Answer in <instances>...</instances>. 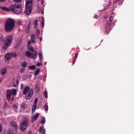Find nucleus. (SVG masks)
Wrapping results in <instances>:
<instances>
[{
	"label": "nucleus",
	"mask_w": 134,
	"mask_h": 134,
	"mask_svg": "<svg viewBox=\"0 0 134 134\" xmlns=\"http://www.w3.org/2000/svg\"><path fill=\"white\" fill-rule=\"evenodd\" d=\"M15 21L13 19H8L4 25L5 31V32H10L14 29L15 26Z\"/></svg>",
	"instance_id": "nucleus-1"
},
{
	"label": "nucleus",
	"mask_w": 134,
	"mask_h": 134,
	"mask_svg": "<svg viewBox=\"0 0 134 134\" xmlns=\"http://www.w3.org/2000/svg\"><path fill=\"white\" fill-rule=\"evenodd\" d=\"M21 4H16L10 5L9 6V8L11 10V11L18 14H20L22 13L23 12Z\"/></svg>",
	"instance_id": "nucleus-2"
},
{
	"label": "nucleus",
	"mask_w": 134,
	"mask_h": 134,
	"mask_svg": "<svg viewBox=\"0 0 134 134\" xmlns=\"http://www.w3.org/2000/svg\"><path fill=\"white\" fill-rule=\"evenodd\" d=\"M34 94V90L30 88L28 86H26L24 89L23 92V95L26 94L25 98L27 100L29 99Z\"/></svg>",
	"instance_id": "nucleus-3"
},
{
	"label": "nucleus",
	"mask_w": 134,
	"mask_h": 134,
	"mask_svg": "<svg viewBox=\"0 0 134 134\" xmlns=\"http://www.w3.org/2000/svg\"><path fill=\"white\" fill-rule=\"evenodd\" d=\"M28 49L32 52H34L35 53L31 52L29 51H26V52L25 54L26 56L30 58H32L33 59H35L37 58V55L38 54L36 51L34 50V48L31 46H29L28 47Z\"/></svg>",
	"instance_id": "nucleus-4"
},
{
	"label": "nucleus",
	"mask_w": 134,
	"mask_h": 134,
	"mask_svg": "<svg viewBox=\"0 0 134 134\" xmlns=\"http://www.w3.org/2000/svg\"><path fill=\"white\" fill-rule=\"evenodd\" d=\"M13 41V37L11 35H7L5 37L3 45V48L5 49L7 48L10 45L11 43Z\"/></svg>",
	"instance_id": "nucleus-5"
},
{
	"label": "nucleus",
	"mask_w": 134,
	"mask_h": 134,
	"mask_svg": "<svg viewBox=\"0 0 134 134\" xmlns=\"http://www.w3.org/2000/svg\"><path fill=\"white\" fill-rule=\"evenodd\" d=\"M17 93V91L16 89H13L11 90H7L6 93V97L7 100L9 101L10 100L11 96L12 95L15 96Z\"/></svg>",
	"instance_id": "nucleus-6"
},
{
	"label": "nucleus",
	"mask_w": 134,
	"mask_h": 134,
	"mask_svg": "<svg viewBox=\"0 0 134 134\" xmlns=\"http://www.w3.org/2000/svg\"><path fill=\"white\" fill-rule=\"evenodd\" d=\"M28 121L27 120H25L22 121L20 124V128L22 131H24L28 126Z\"/></svg>",
	"instance_id": "nucleus-7"
},
{
	"label": "nucleus",
	"mask_w": 134,
	"mask_h": 134,
	"mask_svg": "<svg viewBox=\"0 0 134 134\" xmlns=\"http://www.w3.org/2000/svg\"><path fill=\"white\" fill-rule=\"evenodd\" d=\"M113 18L114 17L112 16L110 17L109 21L108 23L106 25L107 26L105 29L106 30H108V31H110L112 29V27L111 26V25L112 24H114V23L113 22L112 24H111V23L113 21Z\"/></svg>",
	"instance_id": "nucleus-8"
},
{
	"label": "nucleus",
	"mask_w": 134,
	"mask_h": 134,
	"mask_svg": "<svg viewBox=\"0 0 134 134\" xmlns=\"http://www.w3.org/2000/svg\"><path fill=\"white\" fill-rule=\"evenodd\" d=\"M32 10V5H25V13L26 15H29L31 13Z\"/></svg>",
	"instance_id": "nucleus-9"
},
{
	"label": "nucleus",
	"mask_w": 134,
	"mask_h": 134,
	"mask_svg": "<svg viewBox=\"0 0 134 134\" xmlns=\"http://www.w3.org/2000/svg\"><path fill=\"white\" fill-rule=\"evenodd\" d=\"M10 126L12 127L13 129L15 130H16L17 129V125L16 123L14 121H12L10 122Z\"/></svg>",
	"instance_id": "nucleus-10"
},
{
	"label": "nucleus",
	"mask_w": 134,
	"mask_h": 134,
	"mask_svg": "<svg viewBox=\"0 0 134 134\" xmlns=\"http://www.w3.org/2000/svg\"><path fill=\"white\" fill-rule=\"evenodd\" d=\"M7 69L6 68H2L1 70V73L2 75L4 76L7 73Z\"/></svg>",
	"instance_id": "nucleus-11"
},
{
	"label": "nucleus",
	"mask_w": 134,
	"mask_h": 134,
	"mask_svg": "<svg viewBox=\"0 0 134 134\" xmlns=\"http://www.w3.org/2000/svg\"><path fill=\"white\" fill-rule=\"evenodd\" d=\"M43 128L44 127L43 126H41L39 128V132L40 133H42V134H45V130Z\"/></svg>",
	"instance_id": "nucleus-12"
},
{
	"label": "nucleus",
	"mask_w": 134,
	"mask_h": 134,
	"mask_svg": "<svg viewBox=\"0 0 134 134\" xmlns=\"http://www.w3.org/2000/svg\"><path fill=\"white\" fill-rule=\"evenodd\" d=\"M0 9L3 10H4L7 12H9L10 11H11V10L9 8H8L0 6Z\"/></svg>",
	"instance_id": "nucleus-13"
},
{
	"label": "nucleus",
	"mask_w": 134,
	"mask_h": 134,
	"mask_svg": "<svg viewBox=\"0 0 134 134\" xmlns=\"http://www.w3.org/2000/svg\"><path fill=\"white\" fill-rule=\"evenodd\" d=\"M32 0H26V6L27 5H32Z\"/></svg>",
	"instance_id": "nucleus-14"
},
{
	"label": "nucleus",
	"mask_w": 134,
	"mask_h": 134,
	"mask_svg": "<svg viewBox=\"0 0 134 134\" xmlns=\"http://www.w3.org/2000/svg\"><path fill=\"white\" fill-rule=\"evenodd\" d=\"M35 36L34 34L32 35L31 36V39L32 43H36Z\"/></svg>",
	"instance_id": "nucleus-15"
},
{
	"label": "nucleus",
	"mask_w": 134,
	"mask_h": 134,
	"mask_svg": "<svg viewBox=\"0 0 134 134\" xmlns=\"http://www.w3.org/2000/svg\"><path fill=\"white\" fill-rule=\"evenodd\" d=\"M5 60L7 62H8L10 59L12 58L10 56V55L9 54H6L5 56Z\"/></svg>",
	"instance_id": "nucleus-16"
},
{
	"label": "nucleus",
	"mask_w": 134,
	"mask_h": 134,
	"mask_svg": "<svg viewBox=\"0 0 134 134\" xmlns=\"http://www.w3.org/2000/svg\"><path fill=\"white\" fill-rule=\"evenodd\" d=\"M31 24V22L30 21L28 25H27L26 29V31L27 33H28L30 31V25Z\"/></svg>",
	"instance_id": "nucleus-17"
},
{
	"label": "nucleus",
	"mask_w": 134,
	"mask_h": 134,
	"mask_svg": "<svg viewBox=\"0 0 134 134\" xmlns=\"http://www.w3.org/2000/svg\"><path fill=\"white\" fill-rule=\"evenodd\" d=\"M124 0H116L115 2H114L113 3L114 4L119 5L120 3H121Z\"/></svg>",
	"instance_id": "nucleus-18"
},
{
	"label": "nucleus",
	"mask_w": 134,
	"mask_h": 134,
	"mask_svg": "<svg viewBox=\"0 0 134 134\" xmlns=\"http://www.w3.org/2000/svg\"><path fill=\"white\" fill-rule=\"evenodd\" d=\"M37 107V104H34L32 107V113H34Z\"/></svg>",
	"instance_id": "nucleus-19"
},
{
	"label": "nucleus",
	"mask_w": 134,
	"mask_h": 134,
	"mask_svg": "<svg viewBox=\"0 0 134 134\" xmlns=\"http://www.w3.org/2000/svg\"><path fill=\"white\" fill-rule=\"evenodd\" d=\"M39 114L38 113H36V115H35L33 116L32 118V119L33 120V121L36 120L38 117L39 116Z\"/></svg>",
	"instance_id": "nucleus-20"
},
{
	"label": "nucleus",
	"mask_w": 134,
	"mask_h": 134,
	"mask_svg": "<svg viewBox=\"0 0 134 134\" xmlns=\"http://www.w3.org/2000/svg\"><path fill=\"white\" fill-rule=\"evenodd\" d=\"M9 54L10 55V56L12 58L13 57L15 58L16 57L17 55L15 53V52H11L9 53Z\"/></svg>",
	"instance_id": "nucleus-21"
},
{
	"label": "nucleus",
	"mask_w": 134,
	"mask_h": 134,
	"mask_svg": "<svg viewBox=\"0 0 134 134\" xmlns=\"http://www.w3.org/2000/svg\"><path fill=\"white\" fill-rule=\"evenodd\" d=\"M21 106L23 108L26 109L27 107V105L25 103H23L21 104Z\"/></svg>",
	"instance_id": "nucleus-22"
},
{
	"label": "nucleus",
	"mask_w": 134,
	"mask_h": 134,
	"mask_svg": "<svg viewBox=\"0 0 134 134\" xmlns=\"http://www.w3.org/2000/svg\"><path fill=\"white\" fill-rule=\"evenodd\" d=\"M13 130L11 129H9L8 130L7 134H14Z\"/></svg>",
	"instance_id": "nucleus-23"
},
{
	"label": "nucleus",
	"mask_w": 134,
	"mask_h": 134,
	"mask_svg": "<svg viewBox=\"0 0 134 134\" xmlns=\"http://www.w3.org/2000/svg\"><path fill=\"white\" fill-rule=\"evenodd\" d=\"M27 66V63L25 62H23L21 66L23 68H26Z\"/></svg>",
	"instance_id": "nucleus-24"
},
{
	"label": "nucleus",
	"mask_w": 134,
	"mask_h": 134,
	"mask_svg": "<svg viewBox=\"0 0 134 134\" xmlns=\"http://www.w3.org/2000/svg\"><path fill=\"white\" fill-rule=\"evenodd\" d=\"M42 26V28H43L44 25V17H42L41 19Z\"/></svg>",
	"instance_id": "nucleus-25"
},
{
	"label": "nucleus",
	"mask_w": 134,
	"mask_h": 134,
	"mask_svg": "<svg viewBox=\"0 0 134 134\" xmlns=\"http://www.w3.org/2000/svg\"><path fill=\"white\" fill-rule=\"evenodd\" d=\"M40 71V69H37V70L35 71V72L34 73V75L35 76H37V75H38Z\"/></svg>",
	"instance_id": "nucleus-26"
},
{
	"label": "nucleus",
	"mask_w": 134,
	"mask_h": 134,
	"mask_svg": "<svg viewBox=\"0 0 134 134\" xmlns=\"http://www.w3.org/2000/svg\"><path fill=\"white\" fill-rule=\"evenodd\" d=\"M36 67L34 65H32L29 67V68L31 70H34L35 68Z\"/></svg>",
	"instance_id": "nucleus-27"
},
{
	"label": "nucleus",
	"mask_w": 134,
	"mask_h": 134,
	"mask_svg": "<svg viewBox=\"0 0 134 134\" xmlns=\"http://www.w3.org/2000/svg\"><path fill=\"white\" fill-rule=\"evenodd\" d=\"M39 57L40 60L41 61L42 59V56L41 52L39 53Z\"/></svg>",
	"instance_id": "nucleus-28"
},
{
	"label": "nucleus",
	"mask_w": 134,
	"mask_h": 134,
	"mask_svg": "<svg viewBox=\"0 0 134 134\" xmlns=\"http://www.w3.org/2000/svg\"><path fill=\"white\" fill-rule=\"evenodd\" d=\"M44 108L46 111H47L48 110V106L47 103H45L44 105Z\"/></svg>",
	"instance_id": "nucleus-29"
},
{
	"label": "nucleus",
	"mask_w": 134,
	"mask_h": 134,
	"mask_svg": "<svg viewBox=\"0 0 134 134\" xmlns=\"http://www.w3.org/2000/svg\"><path fill=\"white\" fill-rule=\"evenodd\" d=\"M45 122V119L44 117H43L42 118V119L41 121V123L44 124Z\"/></svg>",
	"instance_id": "nucleus-30"
},
{
	"label": "nucleus",
	"mask_w": 134,
	"mask_h": 134,
	"mask_svg": "<svg viewBox=\"0 0 134 134\" xmlns=\"http://www.w3.org/2000/svg\"><path fill=\"white\" fill-rule=\"evenodd\" d=\"M44 97L46 98H47L48 97L47 91H44Z\"/></svg>",
	"instance_id": "nucleus-31"
},
{
	"label": "nucleus",
	"mask_w": 134,
	"mask_h": 134,
	"mask_svg": "<svg viewBox=\"0 0 134 134\" xmlns=\"http://www.w3.org/2000/svg\"><path fill=\"white\" fill-rule=\"evenodd\" d=\"M38 11L39 13H41V14H43V13H44L43 10L41 8L40 9H38Z\"/></svg>",
	"instance_id": "nucleus-32"
},
{
	"label": "nucleus",
	"mask_w": 134,
	"mask_h": 134,
	"mask_svg": "<svg viewBox=\"0 0 134 134\" xmlns=\"http://www.w3.org/2000/svg\"><path fill=\"white\" fill-rule=\"evenodd\" d=\"M40 31L38 29H37L36 31L37 36V37L39 36L40 35Z\"/></svg>",
	"instance_id": "nucleus-33"
},
{
	"label": "nucleus",
	"mask_w": 134,
	"mask_h": 134,
	"mask_svg": "<svg viewBox=\"0 0 134 134\" xmlns=\"http://www.w3.org/2000/svg\"><path fill=\"white\" fill-rule=\"evenodd\" d=\"M15 83L17 85V86H18L19 85V81L18 79L17 78L16 80H15Z\"/></svg>",
	"instance_id": "nucleus-34"
},
{
	"label": "nucleus",
	"mask_w": 134,
	"mask_h": 134,
	"mask_svg": "<svg viewBox=\"0 0 134 134\" xmlns=\"http://www.w3.org/2000/svg\"><path fill=\"white\" fill-rule=\"evenodd\" d=\"M38 101V99L37 98H36L34 101V104H37Z\"/></svg>",
	"instance_id": "nucleus-35"
},
{
	"label": "nucleus",
	"mask_w": 134,
	"mask_h": 134,
	"mask_svg": "<svg viewBox=\"0 0 134 134\" xmlns=\"http://www.w3.org/2000/svg\"><path fill=\"white\" fill-rule=\"evenodd\" d=\"M17 24L18 25H21L22 24V22L21 20H18L17 22Z\"/></svg>",
	"instance_id": "nucleus-36"
},
{
	"label": "nucleus",
	"mask_w": 134,
	"mask_h": 134,
	"mask_svg": "<svg viewBox=\"0 0 134 134\" xmlns=\"http://www.w3.org/2000/svg\"><path fill=\"white\" fill-rule=\"evenodd\" d=\"M78 55V53L77 52H76L75 54V56L74 57V58L76 59Z\"/></svg>",
	"instance_id": "nucleus-37"
},
{
	"label": "nucleus",
	"mask_w": 134,
	"mask_h": 134,
	"mask_svg": "<svg viewBox=\"0 0 134 134\" xmlns=\"http://www.w3.org/2000/svg\"><path fill=\"white\" fill-rule=\"evenodd\" d=\"M14 84L13 85V87H17V85L15 83V82L14 81L13 82Z\"/></svg>",
	"instance_id": "nucleus-38"
},
{
	"label": "nucleus",
	"mask_w": 134,
	"mask_h": 134,
	"mask_svg": "<svg viewBox=\"0 0 134 134\" xmlns=\"http://www.w3.org/2000/svg\"><path fill=\"white\" fill-rule=\"evenodd\" d=\"M13 108H14L15 109H17L18 108V107L15 104H14L13 105Z\"/></svg>",
	"instance_id": "nucleus-39"
},
{
	"label": "nucleus",
	"mask_w": 134,
	"mask_h": 134,
	"mask_svg": "<svg viewBox=\"0 0 134 134\" xmlns=\"http://www.w3.org/2000/svg\"><path fill=\"white\" fill-rule=\"evenodd\" d=\"M3 40V37L2 36L0 37V43H2Z\"/></svg>",
	"instance_id": "nucleus-40"
},
{
	"label": "nucleus",
	"mask_w": 134,
	"mask_h": 134,
	"mask_svg": "<svg viewBox=\"0 0 134 134\" xmlns=\"http://www.w3.org/2000/svg\"><path fill=\"white\" fill-rule=\"evenodd\" d=\"M25 70V69L24 68H22L21 70V73H23Z\"/></svg>",
	"instance_id": "nucleus-41"
},
{
	"label": "nucleus",
	"mask_w": 134,
	"mask_h": 134,
	"mask_svg": "<svg viewBox=\"0 0 134 134\" xmlns=\"http://www.w3.org/2000/svg\"><path fill=\"white\" fill-rule=\"evenodd\" d=\"M14 1L16 2L20 3L21 2V0H14Z\"/></svg>",
	"instance_id": "nucleus-42"
},
{
	"label": "nucleus",
	"mask_w": 134,
	"mask_h": 134,
	"mask_svg": "<svg viewBox=\"0 0 134 134\" xmlns=\"http://www.w3.org/2000/svg\"><path fill=\"white\" fill-rule=\"evenodd\" d=\"M34 25H38V21L37 19L35 20Z\"/></svg>",
	"instance_id": "nucleus-43"
},
{
	"label": "nucleus",
	"mask_w": 134,
	"mask_h": 134,
	"mask_svg": "<svg viewBox=\"0 0 134 134\" xmlns=\"http://www.w3.org/2000/svg\"><path fill=\"white\" fill-rule=\"evenodd\" d=\"M31 42L30 41H29L28 42L27 46H28V47H29V46H30V44H31Z\"/></svg>",
	"instance_id": "nucleus-44"
},
{
	"label": "nucleus",
	"mask_w": 134,
	"mask_h": 134,
	"mask_svg": "<svg viewBox=\"0 0 134 134\" xmlns=\"http://www.w3.org/2000/svg\"><path fill=\"white\" fill-rule=\"evenodd\" d=\"M38 25H34V27L35 29H36Z\"/></svg>",
	"instance_id": "nucleus-45"
},
{
	"label": "nucleus",
	"mask_w": 134,
	"mask_h": 134,
	"mask_svg": "<svg viewBox=\"0 0 134 134\" xmlns=\"http://www.w3.org/2000/svg\"><path fill=\"white\" fill-rule=\"evenodd\" d=\"M76 59H75V58L74 59L73 62V64H74L75 62H76L75 60H76Z\"/></svg>",
	"instance_id": "nucleus-46"
},
{
	"label": "nucleus",
	"mask_w": 134,
	"mask_h": 134,
	"mask_svg": "<svg viewBox=\"0 0 134 134\" xmlns=\"http://www.w3.org/2000/svg\"><path fill=\"white\" fill-rule=\"evenodd\" d=\"M39 87L38 86V85H36V87H35V88L36 89H39Z\"/></svg>",
	"instance_id": "nucleus-47"
},
{
	"label": "nucleus",
	"mask_w": 134,
	"mask_h": 134,
	"mask_svg": "<svg viewBox=\"0 0 134 134\" xmlns=\"http://www.w3.org/2000/svg\"><path fill=\"white\" fill-rule=\"evenodd\" d=\"M99 16L98 15H96L95 16V17L96 19H97L98 18Z\"/></svg>",
	"instance_id": "nucleus-48"
},
{
	"label": "nucleus",
	"mask_w": 134,
	"mask_h": 134,
	"mask_svg": "<svg viewBox=\"0 0 134 134\" xmlns=\"http://www.w3.org/2000/svg\"><path fill=\"white\" fill-rule=\"evenodd\" d=\"M37 66H40V65L41 64H40V63H37Z\"/></svg>",
	"instance_id": "nucleus-49"
},
{
	"label": "nucleus",
	"mask_w": 134,
	"mask_h": 134,
	"mask_svg": "<svg viewBox=\"0 0 134 134\" xmlns=\"http://www.w3.org/2000/svg\"><path fill=\"white\" fill-rule=\"evenodd\" d=\"M3 78L2 77L0 78V83L2 81Z\"/></svg>",
	"instance_id": "nucleus-50"
},
{
	"label": "nucleus",
	"mask_w": 134,
	"mask_h": 134,
	"mask_svg": "<svg viewBox=\"0 0 134 134\" xmlns=\"http://www.w3.org/2000/svg\"><path fill=\"white\" fill-rule=\"evenodd\" d=\"M23 86V84H21V89H22Z\"/></svg>",
	"instance_id": "nucleus-51"
},
{
	"label": "nucleus",
	"mask_w": 134,
	"mask_h": 134,
	"mask_svg": "<svg viewBox=\"0 0 134 134\" xmlns=\"http://www.w3.org/2000/svg\"><path fill=\"white\" fill-rule=\"evenodd\" d=\"M5 0H0V1L2 2H4L5 1Z\"/></svg>",
	"instance_id": "nucleus-52"
},
{
	"label": "nucleus",
	"mask_w": 134,
	"mask_h": 134,
	"mask_svg": "<svg viewBox=\"0 0 134 134\" xmlns=\"http://www.w3.org/2000/svg\"><path fill=\"white\" fill-rule=\"evenodd\" d=\"M41 3L42 4H43L44 2H43V0H41Z\"/></svg>",
	"instance_id": "nucleus-53"
},
{
	"label": "nucleus",
	"mask_w": 134,
	"mask_h": 134,
	"mask_svg": "<svg viewBox=\"0 0 134 134\" xmlns=\"http://www.w3.org/2000/svg\"><path fill=\"white\" fill-rule=\"evenodd\" d=\"M42 37L40 38V41H41L42 40Z\"/></svg>",
	"instance_id": "nucleus-54"
},
{
	"label": "nucleus",
	"mask_w": 134,
	"mask_h": 134,
	"mask_svg": "<svg viewBox=\"0 0 134 134\" xmlns=\"http://www.w3.org/2000/svg\"><path fill=\"white\" fill-rule=\"evenodd\" d=\"M14 100V97H13L12 99V102Z\"/></svg>",
	"instance_id": "nucleus-55"
},
{
	"label": "nucleus",
	"mask_w": 134,
	"mask_h": 134,
	"mask_svg": "<svg viewBox=\"0 0 134 134\" xmlns=\"http://www.w3.org/2000/svg\"><path fill=\"white\" fill-rule=\"evenodd\" d=\"M33 121H34L33 120V121H32V120H31V121H32V122H33Z\"/></svg>",
	"instance_id": "nucleus-56"
},
{
	"label": "nucleus",
	"mask_w": 134,
	"mask_h": 134,
	"mask_svg": "<svg viewBox=\"0 0 134 134\" xmlns=\"http://www.w3.org/2000/svg\"><path fill=\"white\" fill-rule=\"evenodd\" d=\"M33 121H34L33 120V121H32V120H31V121H32V122H33Z\"/></svg>",
	"instance_id": "nucleus-57"
},
{
	"label": "nucleus",
	"mask_w": 134,
	"mask_h": 134,
	"mask_svg": "<svg viewBox=\"0 0 134 134\" xmlns=\"http://www.w3.org/2000/svg\"><path fill=\"white\" fill-rule=\"evenodd\" d=\"M33 121H34L33 120V121H32V120H31V121H32V122H33Z\"/></svg>",
	"instance_id": "nucleus-58"
},
{
	"label": "nucleus",
	"mask_w": 134,
	"mask_h": 134,
	"mask_svg": "<svg viewBox=\"0 0 134 134\" xmlns=\"http://www.w3.org/2000/svg\"><path fill=\"white\" fill-rule=\"evenodd\" d=\"M38 1H40V0H37Z\"/></svg>",
	"instance_id": "nucleus-59"
}]
</instances>
